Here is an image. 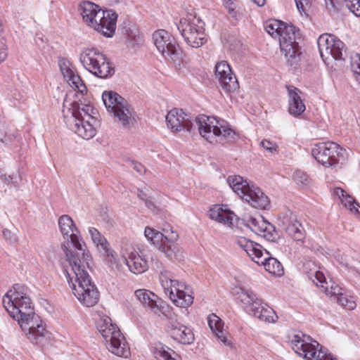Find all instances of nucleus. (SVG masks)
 I'll return each mask as SVG.
<instances>
[{"label":"nucleus","mask_w":360,"mask_h":360,"mask_svg":"<svg viewBox=\"0 0 360 360\" xmlns=\"http://www.w3.org/2000/svg\"><path fill=\"white\" fill-rule=\"evenodd\" d=\"M60 72L69 85L77 93L70 92L64 98L63 115L68 127L84 139H91L96 134L98 123L97 111L89 104L79 103L80 96L86 92V87L74 65L65 58L59 60Z\"/></svg>","instance_id":"f257e3e1"},{"label":"nucleus","mask_w":360,"mask_h":360,"mask_svg":"<svg viewBox=\"0 0 360 360\" xmlns=\"http://www.w3.org/2000/svg\"><path fill=\"white\" fill-rule=\"evenodd\" d=\"M28 288L15 284L3 297V305L25 333L27 338L34 345H44L50 338V333L41 318L35 314L28 295Z\"/></svg>","instance_id":"f03ea898"},{"label":"nucleus","mask_w":360,"mask_h":360,"mask_svg":"<svg viewBox=\"0 0 360 360\" xmlns=\"http://www.w3.org/2000/svg\"><path fill=\"white\" fill-rule=\"evenodd\" d=\"M191 118L181 109L173 108L166 116L167 126L174 133L191 132L195 124L200 136L214 145H224L236 139L235 131L224 120L201 115L195 117L193 123Z\"/></svg>","instance_id":"7ed1b4c3"},{"label":"nucleus","mask_w":360,"mask_h":360,"mask_svg":"<svg viewBox=\"0 0 360 360\" xmlns=\"http://www.w3.org/2000/svg\"><path fill=\"white\" fill-rule=\"evenodd\" d=\"M91 264V257H76L72 252H67L63 263V272L73 294L87 307L94 306L99 300L98 291L88 272Z\"/></svg>","instance_id":"20e7f679"},{"label":"nucleus","mask_w":360,"mask_h":360,"mask_svg":"<svg viewBox=\"0 0 360 360\" xmlns=\"http://www.w3.org/2000/svg\"><path fill=\"white\" fill-rule=\"evenodd\" d=\"M266 32L274 38H278L280 49L287 60L295 59L299 55L300 30L292 25L284 24L278 20H269L264 25Z\"/></svg>","instance_id":"39448f33"},{"label":"nucleus","mask_w":360,"mask_h":360,"mask_svg":"<svg viewBox=\"0 0 360 360\" xmlns=\"http://www.w3.org/2000/svg\"><path fill=\"white\" fill-rule=\"evenodd\" d=\"M96 328L110 352L123 358L130 356V349L124 336L110 317L105 315L100 316L96 321Z\"/></svg>","instance_id":"423d86ee"},{"label":"nucleus","mask_w":360,"mask_h":360,"mask_svg":"<svg viewBox=\"0 0 360 360\" xmlns=\"http://www.w3.org/2000/svg\"><path fill=\"white\" fill-rule=\"evenodd\" d=\"M236 243L247 253L253 262L264 266L269 273L276 276L283 274V268L281 262L277 259L271 257L270 253L264 250L259 243L243 236L237 237Z\"/></svg>","instance_id":"0eeeda50"},{"label":"nucleus","mask_w":360,"mask_h":360,"mask_svg":"<svg viewBox=\"0 0 360 360\" xmlns=\"http://www.w3.org/2000/svg\"><path fill=\"white\" fill-rule=\"evenodd\" d=\"M79 61L86 70L101 79L110 77L115 72L110 59L96 48L84 49L79 54Z\"/></svg>","instance_id":"6e6552de"},{"label":"nucleus","mask_w":360,"mask_h":360,"mask_svg":"<svg viewBox=\"0 0 360 360\" xmlns=\"http://www.w3.org/2000/svg\"><path fill=\"white\" fill-rule=\"evenodd\" d=\"M159 280L165 293L176 307L185 308L193 302L191 288L184 282L174 279L170 271L162 270Z\"/></svg>","instance_id":"1a4fd4ad"},{"label":"nucleus","mask_w":360,"mask_h":360,"mask_svg":"<svg viewBox=\"0 0 360 360\" xmlns=\"http://www.w3.org/2000/svg\"><path fill=\"white\" fill-rule=\"evenodd\" d=\"M185 41L193 48H199L207 41L204 22L193 14L181 18L176 25Z\"/></svg>","instance_id":"9d476101"},{"label":"nucleus","mask_w":360,"mask_h":360,"mask_svg":"<svg viewBox=\"0 0 360 360\" xmlns=\"http://www.w3.org/2000/svg\"><path fill=\"white\" fill-rule=\"evenodd\" d=\"M310 338L302 333L293 335L290 344L292 349L306 360H338L324 350L316 341L309 342Z\"/></svg>","instance_id":"9b49d317"},{"label":"nucleus","mask_w":360,"mask_h":360,"mask_svg":"<svg viewBox=\"0 0 360 360\" xmlns=\"http://www.w3.org/2000/svg\"><path fill=\"white\" fill-rule=\"evenodd\" d=\"M58 226L64 239L70 241L73 248L69 250L65 246V254L72 252L76 257H91L89 252H86L84 244L80 243V232L69 215L64 214L58 219Z\"/></svg>","instance_id":"f8f14e48"},{"label":"nucleus","mask_w":360,"mask_h":360,"mask_svg":"<svg viewBox=\"0 0 360 360\" xmlns=\"http://www.w3.org/2000/svg\"><path fill=\"white\" fill-rule=\"evenodd\" d=\"M153 43L164 58L174 65L179 64L181 51L175 39L165 30H158L153 34Z\"/></svg>","instance_id":"ddd939ff"},{"label":"nucleus","mask_w":360,"mask_h":360,"mask_svg":"<svg viewBox=\"0 0 360 360\" xmlns=\"http://www.w3.org/2000/svg\"><path fill=\"white\" fill-rule=\"evenodd\" d=\"M317 44L321 57L327 65L333 61L343 60L345 44L335 36L323 34L319 37Z\"/></svg>","instance_id":"4468645a"},{"label":"nucleus","mask_w":360,"mask_h":360,"mask_svg":"<svg viewBox=\"0 0 360 360\" xmlns=\"http://www.w3.org/2000/svg\"><path fill=\"white\" fill-rule=\"evenodd\" d=\"M344 150L334 142L321 143L314 146L311 154L319 162L326 167L338 164L343 158Z\"/></svg>","instance_id":"2eb2a0df"},{"label":"nucleus","mask_w":360,"mask_h":360,"mask_svg":"<svg viewBox=\"0 0 360 360\" xmlns=\"http://www.w3.org/2000/svg\"><path fill=\"white\" fill-rule=\"evenodd\" d=\"M304 269L310 279L317 287L321 288L327 295L335 296L336 299L342 293V288L337 284L333 283L330 288H328L326 279L321 268L316 265L314 262L307 261L304 264Z\"/></svg>","instance_id":"dca6fc26"},{"label":"nucleus","mask_w":360,"mask_h":360,"mask_svg":"<svg viewBox=\"0 0 360 360\" xmlns=\"http://www.w3.org/2000/svg\"><path fill=\"white\" fill-rule=\"evenodd\" d=\"M246 226L255 234L268 241L274 242L278 238L275 227L261 216H249L245 219Z\"/></svg>","instance_id":"f3484780"},{"label":"nucleus","mask_w":360,"mask_h":360,"mask_svg":"<svg viewBox=\"0 0 360 360\" xmlns=\"http://www.w3.org/2000/svg\"><path fill=\"white\" fill-rule=\"evenodd\" d=\"M281 226L293 240L303 243L305 238L304 230L295 214L290 211L283 213L281 219Z\"/></svg>","instance_id":"a211bd4d"},{"label":"nucleus","mask_w":360,"mask_h":360,"mask_svg":"<svg viewBox=\"0 0 360 360\" xmlns=\"http://www.w3.org/2000/svg\"><path fill=\"white\" fill-rule=\"evenodd\" d=\"M215 75L221 87L226 93L235 92L238 89V82L227 62L222 60L216 64Z\"/></svg>","instance_id":"6ab92c4d"},{"label":"nucleus","mask_w":360,"mask_h":360,"mask_svg":"<svg viewBox=\"0 0 360 360\" xmlns=\"http://www.w3.org/2000/svg\"><path fill=\"white\" fill-rule=\"evenodd\" d=\"M88 231L97 249L105 255V260L109 264V266L111 268L117 267L118 263L116 254L110 247L105 238L96 228L89 227Z\"/></svg>","instance_id":"aec40b11"},{"label":"nucleus","mask_w":360,"mask_h":360,"mask_svg":"<svg viewBox=\"0 0 360 360\" xmlns=\"http://www.w3.org/2000/svg\"><path fill=\"white\" fill-rule=\"evenodd\" d=\"M110 116L115 124L124 129H129L136 122V112L127 101L123 104L121 103Z\"/></svg>","instance_id":"412c9836"},{"label":"nucleus","mask_w":360,"mask_h":360,"mask_svg":"<svg viewBox=\"0 0 360 360\" xmlns=\"http://www.w3.org/2000/svg\"><path fill=\"white\" fill-rule=\"evenodd\" d=\"M162 245L160 246V252H163L167 257L172 258L176 257V252L178 251V246L176 241L179 238V235L176 231H174L172 227L169 225H166L162 228Z\"/></svg>","instance_id":"4be33fe9"},{"label":"nucleus","mask_w":360,"mask_h":360,"mask_svg":"<svg viewBox=\"0 0 360 360\" xmlns=\"http://www.w3.org/2000/svg\"><path fill=\"white\" fill-rule=\"evenodd\" d=\"M123 257L130 271L135 274H142L148 268L147 261L133 247L126 248Z\"/></svg>","instance_id":"5701e85b"},{"label":"nucleus","mask_w":360,"mask_h":360,"mask_svg":"<svg viewBox=\"0 0 360 360\" xmlns=\"http://www.w3.org/2000/svg\"><path fill=\"white\" fill-rule=\"evenodd\" d=\"M207 322L214 335L225 346L231 347L232 342L230 335L224 329V322L216 314H211L207 317Z\"/></svg>","instance_id":"b1692460"},{"label":"nucleus","mask_w":360,"mask_h":360,"mask_svg":"<svg viewBox=\"0 0 360 360\" xmlns=\"http://www.w3.org/2000/svg\"><path fill=\"white\" fill-rule=\"evenodd\" d=\"M242 199L257 209L264 210L269 205V198L255 185H251V188Z\"/></svg>","instance_id":"393cba45"},{"label":"nucleus","mask_w":360,"mask_h":360,"mask_svg":"<svg viewBox=\"0 0 360 360\" xmlns=\"http://www.w3.org/2000/svg\"><path fill=\"white\" fill-rule=\"evenodd\" d=\"M290 114L295 117L300 115L305 110V105L301 98V91L294 86H287Z\"/></svg>","instance_id":"a878e982"},{"label":"nucleus","mask_w":360,"mask_h":360,"mask_svg":"<svg viewBox=\"0 0 360 360\" xmlns=\"http://www.w3.org/2000/svg\"><path fill=\"white\" fill-rule=\"evenodd\" d=\"M169 333L175 341L181 344L189 345L194 340V335L192 330L177 322L172 323Z\"/></svg>","instance_id":"bb28decb"},{"label":"nucleus","mask_w":360,"mask_h":360,"mask_svg":"<svg viewBox=\"0 0 360 360\" xmlns=\"http://www.w3.org/2000/svg\"><path fill=\"white\" fill-rule=\"evenodd\" d=\"M324 1L329 12H336L345 7L354 15L360 16V0H324Z\"/></svg>","instance_id":"cd10ccee"},{"label":"nucleus","mask_w":360,"mask_h":360,"mask_svg":"<svg viewBox=\"0 0 360 360\" xmlns=\"http://www.w3.org/2000/svg\"><path fill=\"white\" fill-rule=\"evenodd\" d=\"M134 294L144 307L150 309L154 314L160 313V309L158 304L159 298L155 293L146 289H139Z\"/></svg>","instance_id":"c85d7f7f"},{"label":"nucleus","mask_w":360,"mask_h":360,"mask_svg":"<svg viewBox=\"0 0 360 360\" xmlns=\"http://www.w3.org/2000/svg\"><path fill=\"white\" fill-rule=\"evenodd\" d=\"M209 217L225 226H231L236 218L234 213L226 208L223 205H214L208 212Z\"/></svg>","instance_id":"c756f323"},{"label":"nucleus","mask_w":360,"mask_h":360,"mask_svg":"<svg viewBox=\"0 0 360 360\" xmlns=\"http://www.w3.org/2000/svg\"><path fill=\"white\" fill-rule=\"evenodd\" d=\"M117 19V15L115 11L105 10V18H103L101 23L99 25L102 27L96 30V31L106 37H112L116 29Z\"/></svg>","instance_id":"7c9ffc66"},{"label":"nucleus","mask_w":360,"mask_h":360,"mask_svg":"<svg viewBox=\"0 0 360 360\" xmlns=\"http://www.w3.org/2000/svg\"><path fill=\"white\" fill-rule=\"evenodd\" d=\"M236 300L240 302L245 308H249L251 314L253 312L254 308L261 304L262 300L258 298L257 295L250 290L240 288L236 292Z\"/></svg>","instance_id":"2f4dec72"},{"label":"nucleus","mask_w":360,"mask_h":360,"mask_svg":"<svg viewBox=\"0 0 360 360\" xmlns=\"http://www.w3.org/2000/svg\"><path fill=\"white\" fill-rule=\"evenodd\" d=\"M79 7L84 22L90 27L98 14V11H102V9L98 5L90 1L82 2Z\"/></svg>","instance_id":"473e14b6"},{"label":"nucleus","mask_w":360,"mask_h":360,"mask_svg":"<svg viewBox=\"0 0 360 360\" xmlns=\"http://www.w3.org/2000/svg\"><path fill=\"white\" fill-rule=\"evenodd\" d=\"M252 316L257 318L261 321L265 323H275L278 320V316L276 312L269 307L267 304H264L262 300L257 307L254 308Z\"/></svg>","instance_id":"72a5a7b5"},{"label":"nucleus","mask_w":360,"mask_h":360,"mask_svg":"<svg viewBox=\"0 0 360 360\" xmlns=\"http://www.w3.org/2000/svg\"><path fill=\"white\" fill-rule=\"evenodd\" d=\"M102 100L105 108L110 115L120 104L124 103L127 100L113 91H105L102 94Z\"/></svg>","instance_id":"f704fd0d"},{"label":"nucleus","mask_w":360,"mask_h":360,"mask_svg":"<svg viewBox=\"0 0 360 360\" xmlns=\"http://www.w3.org/2000/svg\"><path fill=\"white\" fill-rule=\"evenodd\" d=\"M333 194L340 199L343 205L351 212L360 215V205L345 191L340 188H335Z\"/></svg>","instance_id":"c9c22d12"},{"label":"nucleus","mask_w":360,"mask_h":360,"mask_svg":"<svg viewBox=\"0 0 360 360\" xmlns=\"http://www.w3.org/2000/svg\"><path fill=\"white\" fill-rule=\"evenodd\" d=\"M227 181L233 192L241 198L245 196V193H248L251 188V185L240 176H229Z\"/></svg>","instance_id":"e433bc0d"},{"label":"nucleus","mask_w":360,"mask_h":360,"mask_svg":"<svg viewBox=\"0 0 360 360\" xmlns=\"http://www.w3.org/2000/svg\"><path fill=\"white\" fill-rule=\"evenodd\" d=\"M153 354L157 360H176L174 351L162 343H157L153 347Z\"/></svg>","instance_id":"4c0bfd02"},{"label":"nucleus","mask_w":360,"mask_h":360,"mask_svg":"<svg viewBox=\"0 0 360 360\" xmlns=\"http://www.w3.org/2000/svg\"><path fill=\"white\" fill-rule=\"evenodd\" d=\"M144 236L149 243H150L160 251V246H163L162 242L161 240V238H162L161 232L153 228L147 226L144 230Z\"/></svg>","instance_id":"58836bf2"},{"label":"nucleus","mask_w":360,"mask_h":360,"mask_svg":"<svg viewBox=\"0 0 360 360\" xmlns=\"http://www.w3.org/2000/svg\"><path fill=\"white\" fill-rule=\"evenodd\" d=\"M351 69L356 81L360 84V54L351 56Z\"/></svg>","instance_id":"ea45409f"},{"label":"nucleus","mask_w":360,"mask_h":360,"mask_svg":"<svg viewBox=\"0 0 360 360\" xmlns=\"http://www.w3.org/2000/svg\"><path fill=\"white\" fill-rule=\"evenodd\" d=\"M337 301L340 304L349 310H353L356 306V302L353 297H347L343 293L338 297Z\"/></svg>","instance_id":"a19ab883"},{"label":"nucleus","mask_w":360,"mask_h":360,"mask_svg":"<svg viewBox=\"0 0 360 360\" xmlns=\"http://www.w3.org/2000/svg\"><path fill=\"white\" fill-rule=\"evenodd\" d=\"M261 146L264 150H266L271 155L278 154V145L274 142L270 141L269 140L264 139L261 142Z\"/></svg>","instance_id":"79ce46f5"},{"label":"nucleus","mask_w":360,"mask_h":360,"mask_svg":"<svg viewBox=\"0 0 360 360\" xmlns=\"http://www.w3.org/2000/svg\"><path fill=\"white\" fill-rule=\"evenodd\" d=\"M292 177L297 184H307L309 183L308 175L302 171H295Z\"/></svg>","instance_id":"37998d69"},{"label":"nucleus","mask_w":360,"mask_h":360,"mask_svg":"<svg viewBox=\"0 0 360 360\" xmlns=\"http://www.w3.org/2000/svg\"><path fill=\"white\" fill-rule=\"evenodd\" d=\"M138 197L139 198V199H141V200H143V202H145V204L148 207V209L151 210H153L155 207L154 203L153 202V201L151 200V198L150 196L148 195V194L142 191V190H139L138 191Z\"/></svg>","instance_id":"c03bdc74"},{"label":"nucleus","mask_w":360,"mask_h":360,"mask_svg":"<svg viewBox=\"0 0 360 360\" xmlns=\"http://www.w3.org/2000/svg\"><path fill=\"white\" fill-rule=\"evenodd\" d=\"M0 179L8 185H13L14 187H18L20 184V179L15 177L11 174H4L0 176Z\"/></svg>","instance_id":"a18cd8bd"},{"label":"nucleus","mask_w":360,"mask_h":360,"mask_svg":"<svg viewBox=\"0 0 360 360\" xmlns=\"http://www.w3.org/2000/svg\"><path fill=\"white\" fill-rule=\"evenodd\" d=\"M98 11V14L96 15V18H95V20H94V24L92 25H91V27H90L95 31H96V30H98L102 27L99 25L101 23L103 18H105V11L102 10V11Z\"/></svg>","instance_id":"49530a36"},{"label":"nucleus","mask_w":360,"mask_h":360,"mask_svg":"<svg viewBox=\"0 0 360 360\" xmlns=\"http://www.w3.org/2000/svg\"><path fill=\"white\" fill-rule=\"evenodd\" d=\"M98 11V14L96 15V18H95V20H94V24L92 25H91V27H90L95 31H96V30H98L102 27L99 25L101 23L103 18H105V11L102 10V11Z\"/></svg>","instance_id":"de8ad7c7"},{"label":"nucleus","mask_w":360,"mask_h":360,"mask_svg":"<svg viewBox=\"0 0 360 360\" xmlns=\"http://www.w3.org/2000/svg\"><path fill=\"white\" fill-rule=\"evenodd\" d=\"M7 57V46L4 37H0V63Z\"/></svg>","instance_id":"09e8293b"},{"label":"nucleus","mask_w":360,"mask_h":360,"mask_svg":"<svg viewBox=\"0 0 360 360\" xmlns=\"http://www.w3.org/2000/svg\"><path fill=\"white\" fill-rule=\"evenodd\" d=\"M295 1L297 8L301 14L306 12L307 8L310 3V0H295Z\"/></svg>","instance_id":"8fccbe9b"},{"label":"nucleus","mask_w":360,"mask_h":360,"mask_svg":"<svg viewBox=\"0 0 360 360\" xmlns=\"http://www.w3.org/2000/svg\"><path fill=\"white\" fill-rule=\"evenodd\" d=\"M133 169L139 174H142L145 172V167L143 165L139 162H132Z\"/></svg>","instance_id":"3c124183"},{"label":"nucleus","mask_w":360,"mask_h":360,"mask_svg":"<svg viewBox=\"0 0 360 360\" xmlns=\"http://www.w3.org/2000/svg\"><path fill=\"white\" fill-rule=\"evenodd\" d=\"M3 235L6 240L11 242L14 241L15 238L13 237L11 232L9 230L5 229L3 231Z\"/></svg>","instance_id":"603ef678"},{"label":"nucleus","mask_w":360,"mask_h":360,"mask_svg":"<svg viewBox=\"0 0 360 360\" xmlns=\"http://www.w3.org/2000/svg\"><path fill=\"white\" fill-rule=\"evenodd\" d=\"M12 136H10L9 137L7 138L6 136H1L0 135V141L6 144H8L9 142H11L12 141Z\"/></svg>","instance_id":"864d4df0"},{"label":"nucleus","mask_w":360,"mask_h":360,"mask_svg":"<svg viewBox=\"0 0 360 360\" xmlns=\"http://www.w3.org/2000/svg\"><path fill=\"white\" fill-rule=\"evenodd\" d=\"M254 3L256 4L258 6H263L265 3L266 0H253Z\"/></svg>","instance_id":"5fc2aeb1"},{"label":"nucleus","mask_w":360,"mask_h":360,"mask_svg":"<svg viewBox=\"0 0 360 360\" xmlns=\"http://www.w3.org/2000/svg\"><path fill=\"white\" fill-rule=\"evenodd\" d=\"M3 32H4V30H3V26H2V22L0 20V37H4Z\"/></svg>","instance_id":"6e6d98bb"},{"label":"nucleus","mask_w":360,"mask_h":360,"mask_svg":"<svg viewBox=\"0 0 360 360\" xmlns=\"http://www.w3.org/2000/svg\"><path fill=\"white\" fill-rule=\"evenodd\" d=\"M224 3L228 4L229 1H231V0H224Z\"/></svg>","instance_id":"4d7b16f0"}]
</instances>
